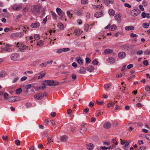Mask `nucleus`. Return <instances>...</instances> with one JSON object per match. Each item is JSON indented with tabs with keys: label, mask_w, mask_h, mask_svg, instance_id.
Masks as SVG:
<instances>
[{
	"label": "nucleus",
	"mask_w": 150,
	"mask_h": 150,
	"mask_svg": "<svg viewBox=\"0 0 150 150\" xmlns=\"http://www.w3.org/2000/svg\"><path fill=\"white\" fill-rule=\"evenodd\" d=\"M41 8L40 5H35L32 6L31 10L33 13L36 14L40 12Z\"/></svg>",
	"instance_id": "nucleus-1"
},
{
	"label": "nucleus",
	"mask_w": 150,
	"mask_h": 150,
	"mask_svg": "<svg viewBox=\"0 0 150 150\" xmlns=\"http://www.w3.org/2000/svg\"><path fill=\"white\" fill-rule=\"evenodd\" d=\"M26 31L27 30L25 31V30H23L21 32L12 33L11 34V35L13 38L16 37L17 38H21L24 35V32L26 33Z\"/></svg>",
	"instance_id": "nucleus-2"
},
{
	"label": "nucleus",
	"mask_w": 150,
	"mask_h": 150,
	"mask_svg": "<svg viewBox=\"0 0 150 150\" xmlns=\"http://www.w3.org/2000/svg\"><path fill=\"white\" fill-rule=\"evenodd\" d=\"M141 12V11L138 8L134 9L132 11L131 15L132 16L135 17L140 14Z\"/></svg>",
	"instance_id": "nucleus-3"
},
{
	"label": "nucleus",
	"mask_w": 150,
	"mask_h": 150,
	"mask_svg": "<svg viewBox=\"0 0 150 150\" xmlns=\"http://www.w3.org/2000/svg\"><path fill=\"white\" fill-rule=\"evenodd\" d=\"M16 45L17 47L20 50V51L22 52L26 50L27 47L25 45L20 44L19 42L17 43Z\"/></svg>",
	"instance_id": "nucleus-4"
},
{
	"label": "nucleus",
	"mask_w": 150,
	"mask_h": 150,
	"mask_svg": "<svg viewBox=\"0 0 150 150\" xmlns=\"http://www.w3.org/2000/svg\"><path fill=\"white\" fill-rule=\"evenodd\" d=\"M56 11L58 15L60 17V19H62L63 16L65 15V13L63 12L59 8H57L56 9Z\"/></svg>",
	"instance_id": "nucleus-5"
},
{
	"label": "nucleus",
	"mask_w": 150,
	"mask_h": 150,
	"mask_svg": "<svg viewBox=\"0 0 150 150\" xmlns=\"http://www.w3.org/2000/svg\"><path fill=\"white\" fill-rule=\"evenodd\" d=\"M20 57V54L17 53L12 54L11 56V59L14 61H16L19 59Z\"/></svg>",
	"instance_id": "nucleus-6"
},
{
	"label": "nucleus",
	"mask_w": 150,
	"mask_h": 150,
	"mask_svg": "<svg viewBox=\"0 0 150 150\" xmlns=\"http://www.w3.org/2000/svg\"><path fill=\"white\" fill-rule=\"evenodd\" d=\"M44 95L42 93H40L35 94L34 96V98L35 99L39 100L43 98Z\"/></svg>",
	"instance_id": "nucleus-7"
},
{
	"label": "nucleus",
	"mask_w": 150,
	"mask_h": 150,
	"mask_svg": "<svg viewBox=\"0 0 150 150\" xmlns=\"http://www.w3.org/2000/svg\"><path fill=\"white\" fill-rule=\"evenodd\" d=\"M40 25V23L36 21L35 23H32L30 25V26L33 28H36L39 27Z\"/></svg>",
	"instance_id": "nucleus-8"
},
{
	"label": "nucleus",
	"mask_w": 150,
	"mask_h": 150,
	"mask_svg": "<svg viewBox=\"0 0 150 150\" xmlns=\"http://www.w3.org/2000/svg\"><path fill=\"white\" fill-rule=\"evenodd\" d=\"M125 53L123 52H120L118 54V56L121 59L124 58L125 57Z\"/></svg>",
	"instance_id": "nucleus-9"
},
{
	"label": "nucleus",
	"mask_w": 150,
	"mask_h": 150,
	"mask_svg": "<svg viewBox=\"0 0 150 150\" xmlns=\"http://www.w3.org/2000/svg\"><path fill=\"white\" fill-rule=\"evenodd\" d=\"M115 20L119 23H120L121 21V17L119 14H116L115 16Z\"/></svg>",
	"instance_id": "nucleus-10"
},
{
	"label": "nucleus",
	"mask_w": 150,
	"mask_h": 150,
	"mask_svg": "<svg viewBox=\"0 0 150 150\" xmlns=\"http://www.w3.org/2000/svg\"><path fill=\"white\" fill-rule=\"evenodd\" d=\"M103 15L102 11H101V12H98L96 13L94 15V16L97 18H99L102 16Z\"/></svg>",
	"instance_id": "nucleus-11"
},
{
	"label": "nucleus",
	"mask_w": 150,
	"mask_h": 150,
	"mask_svg": "<svg viewBox=\"0 0 150 150\" xmlns=\"http://www.w3.org/2000/svg\"><path fill=\"white\" fill-rule=\"evenodd\" d=\"M113 2V1L110 0H103V3L107 6H108L110 3L112 4Z\"/></svg>",
	"instance_id": "nucleus-12"
},
{
	"label": "nucleus",
	"mask_w": 150,
	"mask_h": 150,
	"mask_svg": "<svg viewBox=\"0 0 150 150\" xmlns=\"http://www.w3.org/2000/svg\"><path fill=\"white\" fill-rule=\"evenodd\" d=\"M111 126V123L108 122H105L103 125L105 129H109Z\"/></svg>",
	"instance_id": "nucleus-13"
},
{
	"label": "nucleus",
	"mask_w": 150,
	"mask_h": 150,
	"mask_svg": "<svg viewBox=\"0 0 150 150\" xmlns=\"http://www.w3.org/2000/svg\"><path fill=\"white\" fill-rule=\"evenodd\" d=\"M12 8L14 10H20L21 8V6L20 5L16 4L13 6Z\"/></svg>",
	"instance_id": "nucleus-14"
},
{
	"label": "nucleus",
	"mask_w": 150,
	"mask_h": 150,
	"mask_svg": "<svg viewBox=\"0 0 150 150\" xmlns=\"http://www.w3.org/2000/svg\"><path fill=\"white\" fill-rule=\"evenodd\" d=\"M74 33L76 36H78L81 34L82 33V31L80 29H76L75 30Z\"/></svg>",
	"instance_id": "nucleus-15"
},
{
	"label": "nucleus",
	"mask_w": 150,
	"mask_h": 150,
	"mask_svg": "<svg viewBox=\"0 0 150 150\" xmlns=\"http://www.w3.org/2000/svg\"><path fill=\"white\" fill-rule=\"evenodd\" d=\"M113 51L112 50L110 49H106L104 51L103 54H110Z\"/></svg>",
	"instance_id": "nucleus-16"
},
{
	"label": "nucleus",
	"mask_w": 150,
	"mask_h": 150,
	"mask_svg": "<svg viewBox=\"0 0 150 150\" xmlns=\"http://www.w3.org/2000/svg\"><path fill=\"white\" fill-rule=\"evenodd\" d=\"M13 97H11L8 98V100L10 102H14L18 100H20V98L19 97H17V100L14 99L13 98Z\"/></svg>",
	"instance_id": "nucleus-17"
},
{
	"label": "nucleus",
	"mask_w": 150,
	"mask_h": 150,
	"mask_svg": "<svg viewBox=\"0 0 150 150\" xmlns=\"http://www.w3.org/2000/svg\"><path fill=\"white\" fill-rule=\"evenodd\" d=\"M60 140L62 142H66L68 140V137L66 135L63 136L61 137Z\"/></svg>",
	"instance_id": "nucleus-18"
},
{
	"label": "nucleus",
	"mask_w": 150,
	"mask_h": 150,
	"mask_svg": "<svg viewBox=\"0 0 150 150\" xmlns=\"http://www.w3.org/2000/svg\"><path fill=\"white\" fill-rule=\"evenodd\" d=\"M83 11L82 10H76L75 12V13L77 15L79 16H81L83 13Z\"/></svg>",
	"instance_id": "nucleus-19"
},
{
	"label": "nucleus",
	"mask_w": 150,
	"mask_h": 150,
	"mask_svg": "<svg viewBox=\"0 0 150 150\" xmlns=\"http://www.w3.org/2000/svg\"><path fill=\"white\" fill-rule=\"evenodd\" d=\"M86 131V128L85 126L83 127L81 129L80 131V133L82 134H83L85 133Z\"/></svg>",
	"instance_id": "nucleus-20"
},
{
	"label": "nucleus",
	"mask_w": 150,
	"mask_h": 150,
	"mask_svg": "<svg viewBox=\"0 0 150 150\" xmlns=\"http://www.w3.org/2000/svg\"><path fill=\"white\" fill-rule=\"evenodd\" d=\"M2 50L6 51L8 52H10L12 51V49L9 47H6L2 49Z\"/></svg>",
	"instance_id": "nucleus-21"
},
{
	"label": "nucleus",
	"mask_w": 150,
	"mask_h": 150,
	"mask_svg": "<svg viewBox=\"0 0 150 150\" xmlns=\"http://www.w3.org/2000/svg\"><path fill=\"white\" fill-rule=\"evenodd\" d=\"M76 61L78 63L81 65H82L83 63V60L80 57L77 58Z\"/></svg>",
	"instance_id": "nucleus-22"
},
{
	"label": "nucleus",
	"mask_w": 150,
	"mask_h": 150,
	"mask_svg": "<svg viewBox=\"0 0 150 150\" xmlns=\"http://www.w3.org/2000/svg\"><path fill=\"white\" fill-rule=\"evenodd\" d=\"M93 145L92 143H89L86 145L87 149L89 150H91L93 148Z\"/></svg>",
	"instance_id": "nucleus-23"
},
{
	"label": "nucleus",
	"mask_w": 150,
	"mask_h": 150,
	"mask_svg": "<svg viewBox=\"0 0 150 150\" xmlns=\"http://www.w3.org/2000/svg\"><path fill=\"white\" fill-rule=\"evenodd\" d=\"M87 70L90 72H92L94 70V67L92 65H89L87 67Z\"/></svg>",
	"instance_id": "nucleus-24"
},
{
	"label": "nucleus",
	"mask_w": 150,
	"mask_h": 150,
	"mask_svg": "<svg viewBox=\"0 0 150 150\" xmlns=\"http://www.w3.org/2000/svg\"><path fill=\"white\" fill-rule=\"evenodd\" d=\"M108 62L110 63V64L113 63L115 62V60L112 57H110L108 58Z\"/></svg>",
	"instance_id": "nucleus-25"
},
{
	"label": "nucleus",
	"mask_w": 150,
	"mask_h": 150,
	"mask_svg": "<svg viewBox=\"0 0 150 150\" xmlns=\"http://www.w3.org/2000/svg\"><path fill=\"white\" fill-rule=\"evenodd\" d=\"M125 29L127 30H133L134 29V27L132 26H126L125 28Z\"/></svg>",
	"instance_id": "nucleus-26"
},
{
	"label": "nucleus",
	"mask_w": 150,
	"mask_h": 150,
	"mask_svg": "<svg viewBox=\"0 0 150 150\" xmlns=\"http://www.w3.org/2000/svg\"><path fill=\"white\" fill-rule=\"evenodd\" d=\"M86 69L85 68L82 67L81 68L79 71V73L80 74H84L86 72Z\"/></svg>",
	"instance_id": "nucleus-27"
},
{
	"label": "nucleus",
	"mask_w": 150,
	"mask_h": 150,
	"mask_svg": "<svg viewBox=\"0 0 150 150\" xmlns=\"http://www.w3.org/2000/svg\"><path fill=\"white\" fill-rule=\"evenodd\" d=\"M108 12L110 15H114L115 13V11L112 9H110L108 11Z\"/></svg>",
	"instance_id": "nucleus-28"
},
{
	"label": "nucleus",
	"mask_w": 150,
	"mask_h": 150,
	"mask_svg": "<svg viewBox=\"0 0 150 150\" xmlns=\"http://www.w3.org/2000/svg\"><path fill=\"white\" fill-rule=\"evenodd\" d=\"M110 30L113 31L115 30L117 28V26L115 25H113L110 26Z\"/></svg>",
	"instance_id": "nucleus-29"
},
{
	"label": "nucleus",
	"mask_w": 150,
	"mask_h": 150,
	"mask_svg": "<svg viewBox=\"0 0 150 150\" xmlns=\"http://www.w3.org/2000/svg\"><path fill=\"white\" fill-rule=\"evenodd\" d=\"M45 82L47 83L48 86H52V84L53 82L52 80H47L45 81Z\"/></svg>",
	"instance_id": "nucleus-30"
},
{
	"label": "nucleus",
	"mask_w": 150,
	"mask_h": 150,
	"mask_svg": "<svg viewBox=\"0 0 150 150\" xmlns=\"http://www.w3.org/2000/svg\"><path fill=\"white\" fill-rule=\"evenodd\" d=\"M6 73L5 71H2L0 72V77H3L6 75Z\"/></svg>",
	"instance_id": "nucleus-31"
},
{
	"label": "nucleus",
	"mask_w": 150,
	"mask_h": 150,
	"mask_svg": "<svg viewBox=\"0 0 150 150\" xmlns=\"http://www.w3.org/2000/svg\"><path fill=\"white\" fill-rule=\"evenodd\" d=\"M57 26L61 29H62L64 28V25L61 23H58Z\"/></svg>",
	"instance_id": "nucleus-32"
},
{
	"label": "nucleus",
	"mask_w": 150,
	"mask_h": 150,
	"mask_svg": "<svg viewBox=\"0 0 150 150\" xmlns=\"http://www.w3.org/2000/svg\"><path fill=\"white\" fill-rule=\"evenodd\" d=\"M145 90L147 92L150 93V86L148 85L146 86L145 88Z\"/></svg>",
	"instance_id": "nucleus-33"
},
{
	"label": "nucleus",
	"mask_w": 150,
	"mask_h": 150,
	"mask_svg": "<svg viewBox=\"0 0 150 150\" xmlns=\"http://www.w3.org/2000/svg\"><path fill=\"white\" fill-rule=\"evenodd\" d=\"M129 143H128L125 144V145L123 147V148L125 150H128V145L129 144Z\"/></svg>",
	"instance_id": "nucleus-34"
},
{
	"label": "nucleus",
	"mask_w": 150,
	"mask_h": 150,
	"mask_svg": "<svg viewBox=\"0 0 150 150\" xmlns=\"http://www.w3.org/2000/svg\"><path fill=\"white\" fill-rule=\"evenodd\" d=\"M37 45L40 47H41L43 45V42L41 40L37 42Z\"/></svg>",
	"instance_id": "nucleus-35"
},
{
	"label": "nucleus",
	"mask_w": 150,
	"mask_h": 150,
	"mask_svg": "<svg viewBox=\"0 0 150 150\" xmlns=\"http://www.w3.org/2000/svg\"><path fill=\"white\" fill-rule=\"evenodd\" d=\"M93 8L94 9H101V8L102 7V6H100V5H93Z\"/></svg>",
	"instance_id": "nucleus-36"
},
{
	"label": "nucleus",
	"mask_w": 150,
	"mask_h": 150,
	"mask_svg": "<svg viewBox=\"0 0 150 150\" xmlns=\"http://www.w3.org/2000/svg\"><path fill=\"white\" fill-rule=\"evenodd\" d=\"M149 24L147 23H145L143 24L142 25V27L144 28H147L149 26Z\"/></svg>",
	"instance_id": "nucleus-37"
},
{
	"label": "nucleus",
	"mask_w": 150,
	"mask_h": 150,
	"mask_svg": "<svg viewBox=\"0 0 150 150\" xmlns=\"http://www.w3.org/2000/svg\"><path fill=\"white\" fill-rule=\"evenodd\" d=\"M52 15V16L53 18V19L55 20L57 18V16L56 13L53 11H51Z\"/></svg>",
	"instance_id": "nucleus-38"
},
{
	"label": "nucleus",
	"mask_w": 150,
	"mask_h": 150,
	"mask_svg": "<svg viewBox=\"0 0 150 150\" xmlns=\"http://www.w3.org/2000/svg\"><path fill=\"white\" fill-rule=\"evenodd\" d=\"M22 92L21 88H19L16 90V93L17 94H20Z\"/></svg>",
	"instance_id": "nucleus-39"
},
{
	"label": "nucleus",
	"mask_w": 150,
	"mask_h": 150,
	"mask_svg": "<svg viewBox=\"0 0 150 150\" xmlns=\"http://www.w3.org/2000/svg\"><path fill=\"white\" fill-rule=\"evenodd\" d=\"M52 86H57L59 84V82L56 81L52 80Z\"/></svg>",
	"instance_id": "nucleus-40"
},
{
	"label": "nucleus",
	"mask_w": 150,
	"mask_h": 150,
	"mask_svg": "<svg viewBox=\"0 0 150 150\" xmlns=\"http://www.w3.org/2000/svg\"><path fill=\"white\" fill-rule=\"evenodd\" d=\"M81 3L82 4H88V0H81Z\"/></svg>",
	"instance_id": "nucleus-41"
},
{
	"label": "nucleus",
	"mask_w": 150,
	"mask_h": 150,
	"mask_svg": "<svg viewBox=\"0 0 150 150\" xmlns=\"http://www.w3.org/2000/svg\"><path fill=\"white\" fill-rule=\"evenodd\" d=\"M45 75V74L44 73H41L40 74V76H38V79H40L42 78Z\"/></svg>",
	"instance_id": "nucleus-42"
},
{
	"label": "nucleus",
	"mask_w": 150,
	"mask_h": 150,
	"mask_svg": "<svg viewBox=\"0 0 150 150\" xmlns=\"http://www.w3.org/2000/svg\"><path fill=\"white\" fill-rule=\"evenodd\" d=\"M115 104V103L113 102H112L111 103H109L108 104L107 106L108 107H113L114 105Z\"/></svg>",
	"instance_id": "nucleus-43"
},
{
	"label": "nucleus",
	"mask_w": 150,
	"mask_h": 150,
	"mask_svg": "<svg viewBox=\"0 0 150 150\" xmlns=\"http://www.w3.org/2000/svg\"><path fill=\"white\" fill-rule=\"evenodd\" d=\"M40 37L39 35L36 34L34 35V38L36 40H38L40 38Z\"/></svg>",
	"instance_id": "nucleus-44"
},
{
	"label": "nucleus",
	"mask_w": 150,
	"mask_h": 150,
	"mask_svg": "<svg viewBox=\"0 0 150 150\" xmlns=\"http://www.w3.org/2000/svg\"><path fill=\"white\" fill-rule=\"evenodd\" d=\"M92 63L93 65H97L98 63V62L96 59H94L92 61Z\"/></svg>",
	"instance_id": "nucleus-45"
},
{
	"label": "nucleus",
	"mask_w": 150,
	"mask_h": 150,
	"mask_svg": "<svg viewBox=\"0 0 150 150\" xmlns=\"http://www.w3.org/2000/svg\"><path fill=\"white\" fill-rule=\"evenodd\" d=\"M72 112V110L71 109H68L67 110V112L68 114L69 115V116H71L72 114H71V112Z\"/></svg>",
	"instance_id": "nucleus-46"
},
{
	"label": "nucleus",
	"mask_w": 150,
	"mask_h": 150,
	"mask_svg": "<svg viewBox=\"0 0 150 150\" xmlns=\"http://www.w3.org/2000/svg\"><path fill=\"white\" fill-rule=\"evenodd\" d=\"M89 28V25L88 24H85L84 25V30L87 31Z\"/></svg>",
	"instance_id": "nucleus-47"
},
{
	"label": "nucleus",
	"mask_w": 150,
	"mask_h": 150,
	"mask_svg": "<svg viewBox=\"0 0 150 150\" xmlns=\"http://www.w3.org/2000/svg\"><path fill=\"white\" fill-rule=\"evenodd\" d=\"M144 54L145 55H149L150 54V50H147L144 52Z\"/></svg>",
	"instance_id": "nucleus-48"
},
{
	"label": "nucleus",
	"mask_w": 150,
	"mask_h": 150,
	"mask_svg": "<svg viewBox=\"0 0 150 150\" xmlns=\"http://www.w3.org/2000/svg\"><path fill=\"white\" fill-rule=\"evenodd\" d=\"M110 85L108 84H106L104 85V88L105 89L109 88L110 87Z\"/></svg>",
	"instance_id": "nucleus-49"
},
{
	"label": "nucleus",
	"mask_w": 150,
	"mask_h": 150,
	"mask_svg": "<svg viewBox=\"0 0 150 150\" xmlns=\"http://www.w3.org/2000/svg\"><path fill=\"white\" fill-rule=\"evenodd\" d=\"M89 109L87 107L85 108L83 110V112L86 113H87L89 112Z\"/></svg>",
	"instance_id": "nucleus-50"
},
{
	"label": "nucleus",
	"mask_w": 150,
	"mask_h": 150,
	"mask_svg": "<svg viewBox=\"0 0 150 150\" xmlns=\"http://www.w3.org/2000/svg\"><path fill=\"white\" fill-rule=\"evenodd\" d=\"M67 13L69 18H71L72 17V14H71L70 12L69 11H67Z\"/></svg>",
	"instance_id": "nucleus-51"
},
{
	"label": "nucleus",
	"mask_w": 150,
	"mask_h": 150,
	"mask_svg": "<svg viewBox=\"0 0 150 150\" xmlns=\"http://www.w3.org/2000/svg\"><path fill=\"white\" fill-rule=\"evenodd\" d=\"M130 36L132 38H136L137 36V35L133 33H132L130 34Z\"/></svg>",
	"instance_id": "nucleus-52"
},
{
	"label": "nucleus",
	"mask_w": 150,
	"mask_h": 150,
	"mask_svg": "<svg viewBox=\"0 0 150 150\" xmlns=\"http://www.w3.org/2000/svg\"><path fill=\"white\" fill-rule=\"evenodd\" d=\"M63 52H65L67 51H69L70 49L67 48H65L62 49Z\"/></svg>",
	"instance_id": "nucleus-53"
},
{
	"label": "nucleus",
	"mask_w": 150,
	"mask_h": 150,
	"mask_svg": "<svg viewBox=\"0 0 150 150\" xmlns=\"http://www.w3.org/2000/svg\"><path fill=\"white\" fill-rule=\"evenodd\" d=\"M21 142L20 140L18 139H16L15 140V144L17 145H19Z\"/></svg>",
	"instance_id": "nucleus-54"
},
{
	"label": "nucleus",
	"mask_w": 150,
	"mask_h": 150,
	"mask_svg": "<svg viewBox=\"0 0 150 150\" xmlns=\"http://www.w3.org/2000/svg\"><path fill=\"white\" fill-rule=\"evenodd\" d=\"M26 105L27 108H30L32 104L30 103H26Z\"/></svg>",
	"instance_id": "nucleus-55"
},
{
	"label": "nucleus",
	"mask_w": 150,
	"mask_h": 150,
	"mask_svg": "<svg viewBox=\"0 0 150 150\" xmlns=\"http://www.w3.org/2000/svg\"><path fill=\"white\" fill-rule=\"evenodd\" d=\"M31 86V85L30 84H29L26 85L25 86V88L27 89L28 90L30 88Z\"/></svg>",
	"instance_id": "nucleus-56"
},
{
	"label": "nucleus",
	"mask_w": 150,
	"mask_h": 150,
	"mask_svg": "<svg viewBox=\"0 0 150 150\" xmlns=\"http://www.w3.org/2000/svg\"><path fill=\"white\" fill-rule=\"evenodd\" d=\"M146 14L144 12H143L142 13V17L143 18H144L146 17Z\"/></svg>",
	"instance_id": "nucleus-57"
},
{
	"label": "nucleus",
	"mask_w": 150,
	"mask_h": 150,
	"mask_svg": "<svg viewBox=\"0 0 150 150\" xmlns=\"http://www.w3.org/2000/svg\"><path fill=\"white\" fill-rule=\"evenodd\" d=\"M47 63H42L40 64V66L42 67H46V66H47Z\"/></svg>",
	"instance_id": "nucleus-58"
},
{
	"label": "nucleus",
	"mask_w": 150,
	"mask_h": 150,
	"mask_svg": "<svg viewBox=\"0 0 150 150\" xmlns=\"http://www.w3.org/2000/svg\"><path fill=\"white\" fill-rule=\"evenodd\" d=\"M86 63H88L91 62V60L89 58L87 57L86 59Z\"/></svg>",
	"instance_id": "nucleus-59"
},
{
	"label": "nucleus",
	"mask_w": 150,
	"mask_h": 150,
	"mask_svg": "<svg viewBox=\"0 0 150 150\" xmlns=\"http://www.w3.org/2000/svg\"><path fill=\"white\" fill-rule=\"evenodd\" d=\"M143 63L144 65L146 66L148 65V62L147 60H145L143 62Z\"/></svg>",
	"instance_id": "nucleus-60"
},
{
	"label": "nucleus",
	"mask_w": 150,
	"mask_h": 150,
	"mask_svg": "<svg viewBox=\"0 0 150 150\" xmlns=\"http://www.w3.org/2000/svg\"><path fill=\"white\" fill-rule=\"evenodd\" d=\"M8 97V94L7 93H5L4 94V97L5 99H7Z\"/></svg>",
	"instance_id": "nucleus-61"
},
{
	"label": "nucleus",
	"mask_w": 150,
	"mask_h": 150,
	"mask_svg": "<svg viewBox=\"0 0 150 150\" xmlns=\"http://www.w3.org/2000/svg\"><path fill=\"white\" fill-rule=\"evenodd\" d=\"M72 66L74 68H76L77 67V64L76 63L74 62L72 64Z\"/></svg>",
	"instance_id": "nucleus-62"
},
{
	"label": "nucleus",
	"mask_w": 150,
	"mask_h": 150,
	"mask_svg": "<svg viewBox=\"0 0 150 150\" xmlns=\"http://www.w3.org/2000/svg\"><path fill=\"white\" fill-rule=\"evenodd\" d=\"M136 106L137 107L139 108H141L142 107V105L139 103H138L137 104Z\"/></svg>",
	"instance_id": "nucleus-63"
},
{
	"label": "nucleus",
	"mask_w": 150,
	"mask_h": 150,
	"mask_svg": "<svg viewBox=\"0 0 150 150\" xmlns=\"http://www.w3.org/2000/svg\"><path fill=\"white\" fill-rule=\"evenodd\" d=\"M139 149L138 150H144L146 149V147L145 146H141L139 148Z\"/></svg>",
	"instance_id": "nucleus-64"
}]
</instances>
